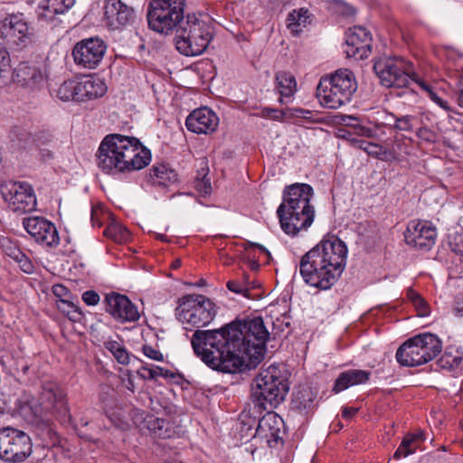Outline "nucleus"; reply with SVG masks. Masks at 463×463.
<instances>
[{"label":"nucleus","instance_id":"f257e3e1","mask_svg":"<svg viewBox=\"0 0 463 463\" xmlns=\"http://www.w3.org/2000/svg\"><path fill=\"white\" fill-rule=\"evenodd\" d=\"M347 253V246L339 238H324L301 258L299 272L303 280L311 287L329 289L345 270Z\"/></svg>","mask_w":463,"mask_h":463},{"label":"nucleus","instance_id":"f03ea898","mask_svg":"<svg viewBox=\"0 0 463 463\" xmlns=\"http://www.w3.org/2000/svg\"><path fill=\"white\" fill-rule=\"evenodd\" d=\"M99 168L117 175L145 168L151 161V152L134 137L109 134L101 141L96 154Z\"/></svg>","mask_w":463,"mask_h":463},{"label":"nucleus","instance_id":"7ed1b4c3","mask_svg":"<svg viewBox=\"0 0 463 463\" xmlns=\"http://www.w3.org/2000/svg\"><path fill=\"white\" fill-rule=\"evenodd\" d=\"M313 197L314 190L307 184L296 183L285 187L277 215L287 235L297 237L311 227L316 216Z\"/></svg>","mask_w":463,"mask_h":463},{"label":"nucleus","instance_id":"20e7f679","mask_svg":"<svg viewBox=\"0 0 463 463\" xmlns=\"http://www.w3.org/2000/svg\"><path fill=\"white\" fill-rule=\"evenodd\" d=\"M291 372L287 364L274 363L255 377L252 398L259 410L272 411L282 403L290 389Z\"/></svg>","mask_w":463,"mask_h":463},{"label":"nucleus","instance_id":"39448f33","mask_svg":"<svg viewBox=\"0 0 463 463\" xmlns=\"http://www.w3.org/2000/svg\"><path fill=\"white\" fill-rule=\"evenodd\" d=\"M356 90L357 82L354 72L348 69H339L320 79L317 87V98L322 107L337 109L351 101Z\"/></svg>","mask_w":463,"mask_h":463},{"label":"nucleus","instance_id":"423d86ee","mask_svg":"<svg viewBox=\"0 0 463 463\" xmlns=\"http://www.w3.org/2000/svg\"><path fill=\"white\" fill-rule=\"evenodd\" d=\"M212 38L210 24L188 14L175 31V47L183 55L197 56L207 49Z\"/></svg>","mask_w":463,"mask_h":463},{"label":"nucleus","instance_id":"0eeeda50","mask_svg":"<svg viewBox=\"0 0 463 463\" xmlns=\"http://www.w3.org/2000/svg\"><path fill=\"white\" fill-rule=\"evenodd\" d=\"M185 0H152L147 8L146 18L151 30L169 34L184 22Z\"/></svg>","mask_w":463,"mask_h":463},{"label":"nucleus","instance_id":"6e6552de","mask_svg":"<svg viewBox=\"0 0 463 463\" xmlns=\"http://www.w3.org/2000/svg\"><path fill=\"white\" fill-rule=\"evenodd\" d=\"M215 315L214 303L203 295H185L179 298L175 308V316L181 323L197 328L207 326Z\"/></svg>","mask_w":463,"mask_h":463},{"label":"nucleus","instance_id":"1a4fd4ad","mask_svg":"<svg viewBox=\"0 0 463 463\" xmlns=\"http://www.w3.org/2000/svg\"><path fill=\"white\" fill-rule=\"evenodd\" d=\"M40 395L41 404L38 406L34 402H26L20 408V413L30 421H35L41 417L43 411L57 412L62 416L69 413L66 395L63 390L53 382H46L43 384Z\"/></svg>","mask_w":463,"mask_h":463},{"label":"nucleus","instance_id":"9d476101","mask_svg":"<svg viewBox=\"0 0 463 463\" xmlns=\"http://www.w3.org/2000/svg\"><path fill=\"white\" fill-rule=\"evenodd\" d=\"M373 70L383 86L386 88L408 87L411 81L416 82L412 63L400 57H387L377 60Z\"/></svg>","mask_w":463,"mask_h":463},{"label":"nucleus","instance_id":"9b49d317","mask_svg":"<svg viewBox=\"0 0 463 463\" xmlns=\"http://www.w3.org/2000/svg\"><path fill=\"white\" fill-rule=\"evenodd\" d=\"M33 453L30 436L16 428H0V459L5 463H23Z\"/></svg>","mask_w":463,"mask_h":463},{"label":"nucleus","instance_id":"f8f14e48","mask_svg":"<svg viewBox=\"0 0 463 463\" xmlns=\"http://www.w3.org/2000/svg\"><path fill=\"white\" fill-rule=\"evenodd\" d=\"M271 335L261 317L233 320V347H266Z\"/></svg>","mask_w":463,"mask_h":463},{"label":"nucleus","instance_id":"ddd939ff","mask_svg":"<svg viewBox=\"0 0 463 463\" xmlns=\"http://www.w3.org/2000/svg\"><path fill=\"white\" fill-rule=\"evenodd\" d=\"M1 194L13 212L25 213L36 208L34 191L26 182H5L1 185Z\"/></svg>","mask_w":463,"mask_h":463},{"label":"nucleus","instance_id":"4468645a","mask_svg":"<svg viewBox=\"0 0 463 463\" xmlns=\"http://www.w3.org/2000/svg\"><path fill=\"white\" fill-rule=\"evenodd\" d=\"M107 45L99 37H90L78 42L72 49L77 65L85 69H95L102 61Z\"/></svg>","mask_w":463,"mask_h":463},{"label":"nucleus","instance_id":"2eb2a0df","mask_svg":"<svg viewBox=\"0 0 463 463\" xmlns=\"http://www.w3.org/2000/svg\"><path fill=\"white\" fill-rule=\"evenodd\" d=\"M23 226L28 234L43 247L56 248L60 243L56 226L44 217H25L23 219Z\"/></svg>","mask_w":463,"mask_h":463},{"label":"nucleus","instance_id":"dca6fc26","mask_svg":"<svg viewBox=\"0 0 463 463\" xmlns=\"http://www.w3.org/2000/svg\"><path fill=\"white\" fill-rule=\"evenodd\" d=\"M408 245L420 250H430L437 238L436 228L427 221L412 220L404 233Z\"/></svg>","mask_w":463,"mask_h":463},{"label":"nucleus","instance_id":"f3484780","mask_svg":"<svg viewBox=\"0 0 463 463\" xmlns=\"http://www.w3.org/2000/svg\"><path fill=\"white\" fill-rule=\"evenodd\" d=\"M372 35L364 26H354L345 33V53L348 57L365 59L371 53Z\"/></svg>","mask_w":463,"mask_h":463},{"label":"nucleus","instance_id":"a211bd4d","mask_svg":"<svg viewBox=\"0 0 463 463\" xmlns=\"http://www.w3.org/2000/svg\"><path fill=\"white\" fill-rule=\"evenodd\" d=\"M104 304L105 310L118 321H137L139 318L136 306L124 295L109 293L105 296Z\"/></svg>","mask_w":463,"mask_h":463},{"label":"nucleus","instance_id":"6ab92c4d","mask_svg":"<svg viewBox=\"0 0 463 463\" xmlns=\"http://www.w3.org/2000/svg\"><path fill=\"white\" fill-rule=\"evenodd\" d=\"M104 18L111 30H118L134 22V9L121 0H105Z\"/></svg>","mask_w":463,"mask_h":463},{"label":"nucleus","instance_id":"aec40b11","mask_svg":"<svg viewBox=\"0 0 463 463\" xmlns=\"http://www.w3.org/2000/svg\"><path fill=\"white\" fill-rule=\"evenodd\" d=\"M218 125V116L207 107L193 110L185 119L187 129L195 134H212L217 129Z\"/></svg>","mask_w":463,"mask_h":463},{"label":"nucleus","instance_id":"412c9836","mask_svg":"<svg viewBox=\"0 0 463 463\" xmlns=\"http://www.w3.org/2000/svg\"><path fill=\"white\" fill-rule=\"evenodd\" d=\"M0 37L11 45L24 46L30 37L28 24L22 18L11 15L0 27Z\"/></svg>","mask_w":463,"mask_h":463},{"label":"nucleus","instance_id":"4be33fe9","mask_svg":"<svg viewBox=\"0 0 463 463\" xmlns=\"http://www.w3.org/2000/svg\"><path fill=\"white\" fill-rule=\"evenodd\" d=\"M283 425L284 421L281 417L271 411H267L265 415L258 419L257 436L266 439L269 447H274L282 440Z\"/></svg>","mask_w":463,"mask_h":463},{"label":"nucleus","instance_id":"5701e85b","mask_svg":"<svg viewBox=\"0 0 463 463\" xmlns=\"http://www.w3.org/2000/svg\"><path fill=\"white\" fill-rule=\"evenodd\" d=\"M232 330V322L227 323L220 329L214 330H196L192 336V347H202L210 345V347H227L232 340L230 335Z\"/></svg>","mask_w":463,"mask_h":463},{"label":"nucleus","instance_id":"b1692460","mask_svg":"<svg viewBox=\"0 0 463 463\" xmlns=\"http://www.w3.org/2000/svg\"><path fill=\"white\" fill-rule=\"evenodd\" d=\"M263 410H259L258 407L245 408L238 416L237 419V432L234 435L238 442L234 445L239 446L249 442L252 438L257 436L256 426L258 422V417L255 415L256 412L261 413Z\"/></svg>","mask_w":463,"mask_h":463},{"label":"nucleus","instance_id":"393cba45","mask_svg":"<svg viewBox=\"0 0 463 463\" xmlns=\"http://www.w3.org/2000/svg\"><path fill=\"white\" fill-rule=\"evenodd\" d=\"M267 349H233V374L254 370L265 359Z\"/></svg>","mask_w":463,"mask_h":463},{"label":"nucleus","instance_id":"a878e982","mask_svg":"<svg viewBox=\"0 0 463 463\" xmlns=\"http://www.w3.org/2000/svg\"><path fill=\"white\" fill-rule=\"evenodd\" d=\"M45 73L34 63L21 62L13 72V80L25 88L33 90L44 80Z\"/></svg>","mask_w":463,"mask_h":463},{"label":"nucleus","instance_id":"bb28decb","mask_svg":"<svg viewBox=\"0 0 463 463\" xmlns=\"http://www.w3.org/2000/svg\"><path fill=\"white\" fill-rule=\"evenodd\" d=\"M194 354L199 357L210 368L224 373H232V349H193Z\"/></svg>","mask_w":463,"mask_h":463},{"label":"nucleus","instance_id":"cd10ccee","mask_svg":"<svg viewBox=\"0 0 463 463\" xmlns=\"http://www.w3.org/2000/svg\"><path fill=\"white\" fill-rule=\"evenodd\" d=\"M442 349H397L396 359L402 366L424 364L441 353Z\"/></svg>","mask_w":463,"mask_h":463},{"label":"nucleus","instance_id":"c85d7f7f","mask_svg":"<svg viewBox=\"0 0 463 463\" xmlns=\"http://www.w3.org/2000/svg\"><path fill=\"white\" fill-rule=\"evenodd\" d=\"M76 101L83 102L102 97L107 91V86L99 78L84 77L76 80Z\"/></svg>","mask_w":463,"mask_h":463},{"label":"nucleus","instance_id":"c756f323","mask_svg":"<svg viewBox=\"0 0 463 463\" xmlns=\"http://www.w3.org/2000/svg\"><path fill=\"white\" fill-rule=\"evenodd\" d=\"M370 373L364 370L350 369L341 373L336 378L333 391L340 392L350 386L365 383L369 380Z\"/></svg>","mask_w":463,"mask_h":463},{"label":"nucleus","instance_id":"7c9ffc66","mask_svg":"<svg viewBox=\"0 0 463 463\" xmlns=\"http://www.w3.org/2000/svg\"><path fill=\"white\" fill-rule=\"evenodd\" d=\"M148 180L156 186L167 187L177 182L178 175L167 165H155L149 170Z\"/></svg>","mask_w":463,"mask_h":463},{"label":"nucleus","instance_id":"2f4dec72","mask_svg":"<svg viewBox=\"0 0 463 463\" xmlns=\"http://www.w3.org/2000/svg\"><path fill=\"white\" fill-rule=\"evenodd\" d=\"M317 392L310 386L299 385L293 393L292 408L300 413H307L314 408Z\"/></svg>","mask_w":463,"mask_h":463},{"label":"nucleus","instance_id":"473e14b6","mask_svg":"<svg viewBox=\"0 0 463 463\" xmlns=\"http://www.w3.org/2000/svg\"><path fill=\"white\" fill-rule=\"evenodd\" d=\"M276 89L280 98L279 102H287L297 90V81L294 76L288 72L279 71L276 74Z\"/></svg>","mask_w":463,"mask_h":463},{"label":"nucleus","instance_id":"72a5a7b5","mask_svg":"<svg viewBox=\"0 0 463 463\" xmlns=\"http://www.w3.org/2000/svg\"><path fill=\"white\" fill-rule=\"evenodd\" d=\"M309 24L308 10L306 8L294 9L288 14L287 27L293 35H298Z\"/></svg>","mask_w":463,"mask_h":463},{"label":"nucleus","instance_id":"f704fd0d","mask_svg":"<svg viewBox=\"0 0 463 463\" xmlns=\"http://www.w3.org/2000/svg\"><path fill=\"white\" fill-rule=\"evenodd\" d=\"M74 4L75 0H48L40 16L43 20L52 22L55 15L65 14Z\"/></svg>","mask_w":463,"mask_h":463},{"label":"nucleus","instance_id":"c9c22d12","mask_svg":"<svg viewBox=\"0 0 463 463\" xmlns=\"http://www.w3.org/2000/svg\"><path fill=\"white\" fill-rule=\"evenodd\" d=\"M208 163L203 158L200 161V165L194 181V189L202 196H206L212 193L211 178L208 176Z\"/></svg>","mask_w":463,"mask_h":463},{"label":"nucleus","instance_id":"e433bc0d","mask_svg":"<svg viewBox=\"0 0 463 463\" xmlns=\"http://www.w3.org/2000/svg\"><path fill=\"white\" fill-rule=\"evenodd\" d=\"M442 341L434 334L426 332L410 337L399 347H441Z\"/></svg>","mask_w":463,"mask_h":463},{"label":"nucleus","instance_id":"4c0bfd02","mask_svg":"<svg viewBox=\"0 0 463 463\" xmlns=\"http://www.w3.org/2000/svg\"><path fill=\"white\" fill-rule=\"evenodd\" d=\"M137 373L141 378L145 380H155L159 376L164 377L165 379H183V375L179 373H174L170 370L154 365H152L151 367L143 365L141 366V368L137 369Z\"/></svg>","mask_w":463,"mask_h":463},{"label":"nucleus","instance_id":"58836bf2","mask_svg":"<svg viewBox=\"0 0 463 463\" xmlns=\"http://www.w3.org/2000/svg\"><path fill=\"white\" fill-rule=\"evenodd\" d=\"M148 430L160 439H169L175 433L169 421L161 418H150L146 421Z\"/></svg>","mask_w":463,"mask_h":463},{"label":"nucleus","instance_id":"ea45409f","mask_svg":"<svg viewBox=\"0 0 463 463\" xmlns=\"http://www.w3.org/2000/svg\"><path fill=\"white\" fill-rule=\"evenodd\" d=\"M415 117L411 115L396 116L390 114L386 118V125L396 131L412 132Z\"/></svg>","mask_w":463,"mask_h":463},{"label":"nucleus","instance_id":"a19ab883","mask_svg":"<svg viewBox=\"0 0 463 463\" xmlns=\"http://www.w3.org/2000/svg\"><path fill=\"white\" fill-rule=\"evenodd\" d=\"M462 360L463 356L458 349H454L450 351L445 349V352L442 354H440L437 363L439 366L442 369L454 371L459 368Z\"/></svg>","mask_w":463,"mask_h":463},{"label":"nucleus","instance_id":"79ce46f5","mask_svg":"<svg viewBox=\"0 0 463 463\" xmlns=\"http://www.w3.org/2000/svg\"><path fill=\"white\" fill-rule=\"evenodd\" d=\"M288 118H296L302 120L300 124H318L323 123L324 119L317 111L304 109L301 108L288 109Z\"/></svg>","mask_w":463,"mask_h":463},{"label":"nucleus","instance_id":"37998d69","mask_svg":"<svg viewBox=\"0 0 463 463\" xmlns=\"http://www.w3.org/2000/svg\"><path fill=\"white\" fill-rule=\"evenodd\" d=\"M57 308L73 322L80 321L83 314L80 308L69 299H58L56 301Z\"/></svg>","mask_w":463,"mask_h":463},{"label":"nucleus","instance_id":"c03bdc74","mask_svg":"<svg viewBox=\"0 0 463 463\" xmlns=\"http://www.w3.org/2000/svg\"><path fill=\"white\" fill-rule=\"evenodd\" d=\"M248 257L250 259V267L251 269H259V260L261 255L269 258L270 253L269 251L263 246L259 244H250L248 248L245 249Z\"/></svg>","mask_w":463,"mask_h":463},{"label":"nucleus","instance_id":"a18cd8bd","mask_svg":"<svg viewBox=\"0 0 463 463\" xmlns=\"http://www.w3.org/2000/svg\"><path fill=\"white\" fill-rule=\"evenodd\" d=\"M76 80H65L60 85L56 91L57 97L61 100H74L76 101L77 97Z\"/></svg>","mask_w":463,"mask_h":463},{"label":"nucleus","instance_id":"49530a36","mask_svg":"<svg viewBox=\"0 0 463 463\" xmlns=\"http://www.w3.org/2000/svg\"><path fill=\"white\" fill-rule=\"evenodd\" d=\"M416 83L421 88L422 90H424L428 97L439 108L443 109L446 111H449L450 109L449 106V102L443 99H441L432 89L430 85L426 83L424 80L420 79H417Z\"/></svg>","mask_w":463,"mask_h":463},{"label":"nucleus","instance_id":"de8ad7c7","mask_svg":"<svg viewBox=\"0 0 463 463\" xmlns=\"http://www.w3.org/2000/svg\"><path fill=\"white\" fill-rule=\"evenodd\" d=\"M0 247L3 252L13 260L17 258L22 251L18 245L8 237L0 239Z\"/></svg>","mask_w":463,"mask_h":463},{"label":"nucleus","instance_id":"09e8293b","mask_svg":"<svg viewBox=\"0 0 463 463\" xmlns=\"http://www.w3.org/2000/svg\"><path fill=\"white\" fill-rule=\"evenodd\" d=\"M117 362L123 365L134 364L138 359L130 354L127 349H108Z\"/></svg>","mask_w":463,"mask_h":463},{"label":"nucleus","instance_id":"8fccbe9b","mask_svg":"<svg viewBox=\"0 0 463 463\" xmlns=\"http://www.w3.org/2000/svg\"><path fill=\"white\" fill-rule=\"evenodd\" d=\"M104 234L115 241H122L128 237V231L118 224H111L105 229Z\"/></svg>","mask_w":463,"mask_h":463},{"label":"nucleus","instance_id":"3c124183","mask_svg":"<svg viewBox=\"0 0 463 463\" xmlns=\"http://www.w3.org/2000/svg\"><path fill=\"white\" fill-rule=\"evenodd\" d=\"M260 113L263 118H271L277 121H281L284 118H288V109L282 110L266 107L262 108Z\"/></svg>","mask_w":463,"mask_h":463},{"label":"nucleus","instance_id":"603ef678","mask_svg":"<svg viewBox=\"0 0 463 463\" xmlns=\"http://www.w3.org/2000/svg\"><path fill=\"white\" fill-rule=\"evenodd\" d=\"M350 119L354 121L351 126L354 128V133L356 135L365 137H373L374 136V130L368 127L360 125L358 118H350Z\"/></svg>","mask_w":463,"mask_h":463},{"label":"nucleus","instance_id":"864d4df0","mask_svg":"<svg viewBox=\"0 0 463 463\" xmlns=\"http://www.w3.org/2000/svg\"><path fill=\"white\" fill-rule=\"evenodd\" d=\"M417 137L427 143L433 144L437 141L438 135L435 131L423 127L418 129Z\"/></svg>","mask_w":463,"mask_h":463},{"label":"nucleus","instance_id":"5fc2aeb1","mask_svg":"<svg viewBox=\"0 0 463 463\" xmlns=\"http://www.w3.org/2000/svg\"><path fill=\"white\" fill-rule=\"evenodd\" d=\"M54 140L53 135L49 131H40L35 135L34 142L41 147L51 145Z\"/></svg>","mask_w":463,"mask_h":463},{"label":"nucleus","instance_id":"6e6d98bb","mask_svg":"<svg viewBox=\"0 0 463 463\" xmlns=\"http://www.w3.org/2000/svg\"><path fill=\"white\" fill-rule=\"evenodd\" d=\"M15 262H17L21 268V269L25 273H32L33 270V265L32 261L29 260V258L21 251L19 253V256L14 260Z\"/></svg>","mask_w":463,"mask_h":463},{"label":"nucleus","instance_id":"4d7b16f0","mask_svg":"<svg viewBox=\"0 0 463 463\" xmlns=\"http://www.w3.org/2000/svg\"><path fill=\"white\" fill-rule=\"evenodd\" d=\"M81 299L88 306H96L100 301V297L95 290H87L82 293Z\"/></svg>","mask_w":463,"mask_h":463},{"label":"nucleus","instance_id":"13d9d810","mask_svg":"<svg viewBox=\"0 0 463 463\" xmlns=\"http://www.w3.org/2000/svg\"><path fill=\"white\" fill-rule=\"evenodd\" d=\"M387 151L383 146L370 142L366 153L373 157L382 158V156L386 155Z\"/></svg>","mask_w":463,"mask_h":463},{"label":"nucleus","instance_id":"bf43d9fd","mask_svg":"<svg viewBox=\"0 0 463 463\" xmlns=\"http://www.w3.org/2000/svg\"><path fill=\"white\" fill-rule=\"evenodd\" d=\"M449 246L453 252L463 256V234H456L449 242Z\"/></svg>","mask_w":463,"mask_h":463},{"label":"nucleus","instance_id":"052dcab7","mask_svg":"<svg viewBox=\"0 0 463 463\" xmlns=\"http://www.w3.org/2000/svg\"><path fill=\"white\" fill-rule=\"evenodd\" d=\"M412 304L418 311V315L420 317H427L430 314V307L422 297L416 299V301Z\"/></svg>","mask_w":463,"mask_h":463},{"label":"nucleus","instance_id":"680f3d73","mask_svg":"<svg viewBox=\"0 0 463 463\" xmlns=\"http://www.w3.org/2000/svg\"><path fill=\"white\" fill-rule=\"evenodd\" d=\"M252 288H254V286L251 285V283H250V282H248L245 287H240L233 283L232 291L235 294H241V296H243L246 298L253 299V297H251V295H250V290Z\"/></svg>","mask_w":463,"mask_h":463},{"label":"nucleus","instance_id":"e2e57ef3","mask_svg":"<svg viewBox=\"0 0 463 463\" xmlns=\"http://www.w3.org/2000/svg\"><path fill=\"white\" fill-rule=\"evenodd\" d=\"M415 451H416V446H414L412 449H407L406 447H402V442H401L399 448L396 449V451L393 454V458L401 459L402 458H406L409 455L413 454Z\"/></svg>","mask_w":463,"mask_h":463},{"label":"nucleus","instance_id":"0e129e2a","mask_svg":"<svg viewBox=\"0 0 463 463\" xmlns=\"http://www.w3.org/2000/svg\"><path fill=\"white\" fill-rule=\"evenodd\" d=\"M52 293L58 298V299H67L66 298L70 296L69 289L61 284L53 285Z\"/></svg>","mask_w":463,"mask_h":463},{"label":"nucleus","instance_id":"69168bd1","mask_svg":"<svg viewBox=\"0 0 463 463\" xmlns=\"http://www.w3.org/2000/svg\"><path fill=\"white\" fill-rule=\"evenodd\" d=\"M144 351V354L153 359V360H156V361H163L164 360V355L163 354L159 351V349H143Z\"/></svg>","mask_w":463,"mask_h":463},{"label":"nucleus","instance_id":"338daca9","mask_svg":"<svg viewBox=\"0 0 463 463\" xmlns=\"http://www.w3.org/2000/svg\"><path fill=\"white\" fill-rule=\"evenodd\" d=\"M457 102L459 107L463 108V75L460 76L457 83Z\"/></svg>","mask_w":463,"mask_h":463},{"label":"nucleus","instance_id":"774afa93","mask_svg":"<svg viewBox=\"0 0 463 463\" xmlns=\"http://www.w3.org/2000/svg\"><path fill=\"white\" fill-rule=\"evenodd\" d=\"M40 159L42 161L47 162L49 160H52L53 158V152L52 150L45 147H40L39 151Z\"/></svg>","mask_w":463,"mask_h":463}]
</instances>
